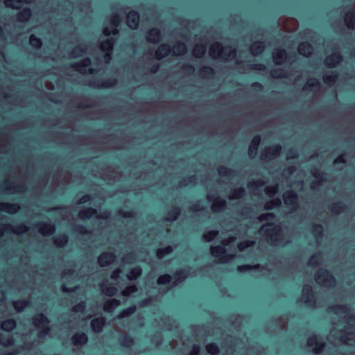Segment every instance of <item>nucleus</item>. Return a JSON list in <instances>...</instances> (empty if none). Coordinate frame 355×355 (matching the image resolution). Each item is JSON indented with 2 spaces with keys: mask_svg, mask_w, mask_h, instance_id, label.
<instances>
[{
  "mask_svg": "<svg viewBox=\"0 0 355 355\" xmlns=\"http://www.w3.org/2000/svg\"><path fill=\"white\" fill-rule=\"evenodd\" d=\"M209 55L214 58L223 55L225 59L232 60L236 56V50L230 46L223 47L221 43L215 42L210 47Z\"/></svg>",
  "mask_w": 355,
  "mask_h": 355,
  "instance_id": "1",
  "label": "nucleus"
},
{
  "mask_svg": "<svg viewBox=\"0 0 355 355\" xmlns=\"http://www.w3.org/2000/svg\"><path fill=\"white\" fill-rule=\"evenodd\" d=\"M32 322L35 327L40 329L37 334L39 338H44L51 330L48 325L50 321L44 313L35 314L32 318Z\"/></svg>",
  "mask_w": 355,
  "mask_h": 355,
  "instance_id": "2",
  "label": "nucleus"
},
{
  "mask_svg": "<svg viewBox=\"0 0 355 355\" xmlns=\"http://www.w3.org/2000/svg\"><path fill=\"white\" fill-rule=\"evenodd\" d=\"M314 278L319 284L326 285L327 284L330 286H334L336 284V277L329 270L325 268L318 270L315 272Z\"/></svg>",
  "mask_w": 355,
  "mask_h": 355,
  "instance_id": "3",
  "label": "nucleus"
},
{
  "mask_svg": "<svg viewBox=\"0 0 355 355\" xmlns=\"http://www.w3.org/2000/svg\"><path fill=\"white\" fill-rule=\"evenodd\" d=\"M266 225L271 228L264 230L263 234H264L271 243H279L283 238V232L280 227L272 223H268Z\"/></svg>",
  "mask_w": 355,
  "mask_h": 355,
  "instance_id": "4",
  "label": "nucleus"
},
{
  "mask_svg": "<svg viewBox=\"0 0 355 355\" xmlns=\"http://www.w3.org/2000/svg\"><path fill=\"white\" fill-rule=\"evenodd\" d=\"M210 251L213 257L223 263L227 262L233 258V255L228 254L225 248L222 245L211 246L210 248Z\"/></svg>",
  "mask_w": 355,
  "mask_h": 355,
  "instance_id": "5",
  "label": "nucleus"
},
{
  "mask_svg": "<svg viewBox=\"0 0 355 355\" xmlns=\"http://www.w3.org/2000/svg\"><path fill=\"white\" fill-rule=\"evenodd\" d=\"M302 301L307 306H315L316 303L315 295L311 286L306 284L303 286Z\"/></svg>",
  "mask_w": 355,
  "mask_h": 355,
  "instance_id": "6",
  "label": "nucleus"
},
{
  "mask_svg": "<svg viewBox=\"0 0 355 355\" xmlns=\"http://www.w3.org/2000/svg\"><path fill=\"white\" fill-rule=\"evenodd\" d=\"M343 60V56L342 54L338 51H335L331 55L326 57L324 64L327 67L334 68L340 64Z\"/></svg>",
  "mask_w": 355,
  "mask_h": 355,
  "instance_id": "7",
  "label": "nucleus"
},
{
  "mask_svg": "<svg viewBox=\"0 0 355 355\" xmlns=\"http://www.w3.org/2000/svg\"><path fill=\"white\" fill-rule=\"evenodd\" d=\"M283 199L285 205L288 207H291L294 209L298 207V196L295 191L289 190L284 192Z\"/></svg>",
  "mask_w": 355,
  "mask_h": 355,
  "instance_id": "8",
  "label": "nucleus"
},
{
  "mask_svg": "<svg viewBox=\"0 0 355 355\" xmlns=\"http://www.w3.org/2000/svg\"><path fill=\"white\" fill-rule=\"evenodd\" d=\"M91 64V59L89 58H85L79 62L71 64L70 67L74 70L80 72H88L89 73H94L95 71L92 68L89 69L88 71H86V68L90 67Z\"/></svg>",
  "mask_w": 355,
  "mask_h": 355,
  "instance_id": "9",
  "label": "nucleus"
},
{
  "mask_svg": "<svg viewBox=\"0 0 355 355\" xmlns=\"http://www.w3.org/2000/svg\"><path fill=\"white\" fill-rule=\"evenodd\" d=\"M116 259V256L114 252H105L98 256V263L101 267H105L114 263Z\"/></svg>",
  "mask_w": 355,
  "mask_h": 355,
  "instance_id": "10",
  "label": "nucleus"
},
{
  "mask_svg": "<svg viewBox=\"0 0 355 355\" xmlns=\"http://www.w3.org/2000/svg\"><path fill=\"white\" fill-rule=\"evenodd\" d=\"M121 18L119 15H113L110 19V22L112 25H113L114 27L112 29L109 28H103V34L105 36H110L111 35H117L119 33L117 27L119 26V24L121 22Z\"/></svg>",
  "mask_w": 355,
  "mask_h": 355,
  "instance_id": "11",
  "label": "nucleus"
},
{
  "mask_svg": "<svg viewBox=\"0 0 355 355\" xmlns=\"http://www.w3.org/2000/svg\"><path fill=\"white\" fill-rule=\"evenodd\" d=\"M282 146L280 144H274L268 147V151L262 155V158L266 160H271L280 155Z\"/></svg>",
  "mask_w": 355,
  "mask_h": 355,
  "instance_id": "12",
  "label": "nucleus"
},
{
  "mask_svg": "<svg viewBox=\"0 0 355 355\" xmlns=\"http://www.w3.org/2000/svg\"><path fill=\"white\" fill-rule=\"evenodd\" d=\"M307 345L310 347L315 346L313 351L316 354L321 353L325 347V343L319 340L315 334H313L308 338Z\"/></svg>",
  "mask_w": 355,
  "mask_h": 355,
  "instance_id": "13",
  "label": "nucleus"
},
{
  "mask_svg": "<svg viewBox=\"0 0 355 355\" xmlns=\"http://www.w3.org/2000/svg\"><path fill=\"white\" fill-rule=\"evenodd\" d=\"M295 54L288 55L284 49H279L273 54V60L277 64H282L288 60L295 58Z\"/></svg>",
  "mask_w": 355,
  "mask_h": 355,
  "instance_id": "14",
  "label": "nucleus"
},
{
  "mask_svg": "<svg viewBox=\"0 0 355 355\" xmlns=\"http://www.w3.org/2000/svg\"><path fill=\"white\" fill-rule=\"evenodd\" d=\"M128 26L132 29H137L139 25V15L136 10L130 11L126 15Z\"/></svg>",
  "mask_w": 355,
  "mask_h": 355,
  "instance_id": "15",
  "label": "nucleus"
},
{
  "mask_svg": "<svg viewBox=\"0 0 355 355\" xmlns=\"http://www.w3.org/2000/svg\"><path fill=\"white\" fill-rule=\"evenodd\" d=\"M161 37V31L157 28H152L146 33V39L150 43L156 44L160 41Z\"/></svg>",
  "mask_w": 355,
  "mask_h": 355,
  "instance_id": "16",
  "label": "nucleus"
},
{
  "mask_svg": "<svg viewBox=\"0 0 355 355\" xmlns=\"http://www.w3.org/2000/svg\"><path fill=\"white\" fill-rule=\"evenodd\" d=\"M209 200H214L211 209L214 211H220L224 210L227 207V202L225 200L220 197L214 198V196H208Z\"/></svg>",
  "mask_w": 355,
  "mask_h": 355,
  "instance_id": "17",
  "label": "nucleus"
},
{
  "mask_svg": "<svg viewBox=\"0 0 355 355\" xmlns=\"http://www.w3.org/2000/svg\"><path fill=\"white\" fill-rule=\"evenodd\" d=\"M297 51L301 55L309 58L313 51V46L308 42H303L298 45Z\"/></svg>",
  "mask_w": 355,
  "mask_h": 355,
  "instance_id": "18",
  "label": "nucleus"
},
{
  "mask_svg": "<svg viewBox=\"0 0 355 355\" xmlns=\"http://www.w3.org/2000/svg\"><path fill=\"white\" fill-rule=\"evenodd\" d=\"M105 324V318L104 317H99L94 318L91 320L90 325L92 330L96 333H101Z\"/></svg>",
  "mask_w": 355,
  "mask_h": 355,
  "instance_id": "19",
  "label": "nucleus"
},
{
  "mask_svg": "<svg viewBox=\"0 0 355 355\" xmlns=\"http://www.w3.org/2000/svg\"><path fill=\"white\" fill-rule=\"evenodd\" d=\"M33 12L30 8L26 7L22 8L17 15L16 19L19 22H26L32 17Z\"/></svg>",
  "mask_w": 355,
  "mask_h": 355,
  "instance_id": "20",
  "label": "nucleus"
},
{
  "mask_svg": "<svg viewBox=\"0 0 355 355\" xmlns=\"http://www.w3.org/2000/svg\"><path fill=\"white\" fill-rule=\"evenodd\" d=\"M101 288L103 293L109 297L116 295L118 292L117 287L107 281L101 284Z\"/></svg>",
  "mask_w": 355,
  "mask_h": 355,
  "instance_id": "21",
  "label": "nucleus"
},
{
  "mask_svg": "<svg viewBox=\"0 0 355 355\" xmlns=\"http://www.w3.org/2000/svg\"><path fill=\"white\" fill-rule=\"evenodd\" d=\"M40 233L44 235L49 236L55 232V225L51 223H39L36 225Z\"/></svg>",
  "mask_w": 355,
  "mask_h": 355,
  "instance_id": "22",
  "label": "nucleus"
},
{
  "mask_svg": "<svg viewBox=\"0 0 355 355\" xmlns=\"http://www.w3.org/2000/svg\"><path fill=\"white\" fill-rule=\"evenodd\" d=\"M344 20L347 27L353 30L355 28V9L351 8L345 14Z\"/></svg>",
  "mask_w": 355,
  "mask_h": 355,
  "instance_id": "23",
  "label": "nucleus"
},
{
  "mask_svg": "<svg viewBox=\"0 0 355 355\" xmlns=\"http://www.w3.org/2000/svg\"><path fill=\"white\" fill-rule=\"evenodd\" d=\"M71 342L74 345H84L88 342L87 335L84 332H78L71 336Z\"/></svg>",
  "mask_w": 355,
  "mask_h": 355,
  "instance_id": "24",
  "label": "nucleus"
},
{
  "mask_svg": "<svg viewBox=\"0 0 355 355\" xmlns=\"http://www.w3.org/2000/svg\"><path fill=\"white\" fill-rule=\"evenodd\" d=\"M261 141V137L259 135H257L252 138L248 148V153L250 156L254 157L256 155Z\"/></svg>",
  "mask_w": 355,
  "mask_h": 355,
  "instance_id": "25",
  "label": "nucleus"
},
{
  "mask_svg": "<svg viewBox=\"0 0 355 355\" xmlns=\"http://www.w3.org/2000/svg\"><path fill=\"white\" fill-rule=\"evenodd\" d=\"M311 174L317 180V182H312L310 187L312 189H315L319 183L325 180V173L313 168L311 170Z\"/></svg>",
  "mask_w": 355,
  "mask_h": 355,
  "instance_id": "26",
  "label": "nucleus"
},
{
  "mask_svg": "<svg viewBox=\"0 0 355 355\" xmlns=\"http://www.w3.org/2000/svg\"><path fill=\"white\" fill-rule=\"evenodd\" d=\"M171 52V46L167 44H161L155 51V58L161 60L169 55Z\"/></svg>",
  "mask_w": 355,
  "mask_h": 355,
  "instance_id": "27",
  "label": "nucleus"
},
{
  "mask_svg": "<svg viewBox=\"0 0 355 355\" xmlns=\"http://www.w3.org/2000/svg\"><path fill=\"white\" fill-rule=\"evenodd\" d=\"M115 40L114 38H107L99 44V48L103 52H113Z\"/></svg>",
  "mask_w": 355,
  "mask_h": 355,
  "instance_id": "28",
  "label": "nucleus"
},
{
  "mask_svg": "<svg viewBox=\"0 0 355 355\" xmlns=\"http://www.w3.org/2000/svg\"><path fill=\"white\" fill-rule=\"evenodd\" d=\"M96 214H97L96 209L93 207H87L83 210H80L78 212V216L80 219L87 220V219H89L90 218H92V216H94V215H96Z\"/></svg>",
  "mask_w": 355,
  "mask_h": 355,
  "instance_id": "29",
  "label": "nucleus"
},
{
  "mask_svg": "<svg viewBox=\"0 0 355 355\" xmlns=\"http://www.w3.org/2000/svg\"><path fill=\"white\" fill-rule=\"evenodd\" d=\"M347 205L340 201L334 202L329 207V210H331V211L334 214H338L341 212H344L347 209Z\"/></svg>",
  "mask_w": 355,
  "mask_h": 355,
  "instance_id": "30",
  "label": "nucleus"
},
{
  "mask_svg": "<svg viewBox=\"0 0 355 355\" xmlns=\"http://www.w3.org/2000/svg\"><path fill=\"white\" fill-rule=\"evenodd\" d=\"M320 87V83L316 78H312L308 80V81L304 85L303 89L304 91H316Z\"/></svg>",
  "mask_w": 355,
  "mask_h": 355,
  "instance_id": "31",
  "label": "nucleus"
},
{
  "mask_svg": "<svg viewBox=\"0 0 355 355\" xmlns=\"http://www.w3.org/2000/svg\"><path fill=\"white\" fill-rule=\"evenodd\" d=\"M181 212V208L178 206H173L171 209L167 212L166 214V220L170 222H173L176 220Z\"/></svg>",
  "mask_w": 355,
  "mask_h": 355,
  "instance_id": "32",
  "label": "nucleus"
},
{
  "mask_svg": "<svg viewBox=\"0 0 355 355\" xmlns=\"http://www.w3.org/2000/svg\"><path fill=\"white\" fill-rule=\"evenodd\" d=\"M121 304V301L116 298H112L110 300H107L104 303V310L106 312H111L116 307L119 306Z\"/></svg>",
  "mask_w": 355,
  "mask_h": 355,
  "instance_id": "33",
  "label": "nucleus"
},
{
  "mask_svg": "<svg viewBox=\"0 0 355 355\" xmlns=\"http://www.w3.org/2000/svg\"><path fill=\"white\" fill-rule=\"evenodd\" d=\"M17 322L14 318H8L1 322V328L5 331H12L15 329Z\"/></svg>",
  "mask_w": 355,
  "mask_h": 355,
  "instance_id": "34",
  "label": "nucleus"
},
{
  "mask_svg": "<svg viewBox=\"0 0 355 355\" xmlns=\"http://www.w3.org/2000/svg\"><path fill=\"white\" fill-rule=\"evenodd\" d=\"M20 209L18 204L1 203L0 204V210L7 213H16Z\"/></svg>",
  "mask_w": 355,
  "mask_h": 355,
  "instance_id": "35",
  "label": "nucleus"
},
{
  "mask_svg": "<svg viewBox=\"0 0 355 355\" xmlns=\"http://www.w3.org/2000/svg\"><path fill=\"white\" fill-rule=\"evenodd\" d=\"M12 305L17 312H21L25 308L31 306V301L28 300H15L12 302Z\"/></svg>",
  "mask_w": 355,
  "mask_h": 355,
  "instance_id": "36",
  "label": "nucleus"
},
{
  "mask_svg": "<svg viewBox=\"0 0 355 355\" xmlns=\"http://www.w3.org/2000/svg\"><path fill=\"white\" fill-rule=\"evenodd\" d=\"M142 273V270L140 266H137L131 268L126 275L127 278L129 280H136L139 278Z\"/></svg>",
  "mask_w": 355,
  "mask_h": 355,
  "instance_id": "37",
  "label": "nucleus"
},
{
  "mask_svg": "<svg viewBox=\"0 0 355 355\" xmlns=\"http://www.w3.org/2000/svg\"><path fill=\"white\" fill-rule=\"evenodd\" d=\"M119 343L122 347H129L133 345L135 342L132 336L125 334L119 338Z\"/></svg>",
  "mask_w": 355,
  "mask_h": 355,
  "instance_id": "38",
  "label": "nucleus"
},
{
  "mask_svg": "<svg viewBox=\"0 0 355 355\" xmlns=\"http://www.w3.org/2000/svg\"><path fill=\"white\" fill-rule=\"evenodd\" d=\"M217 171L219 175L224 178H232L235 174V171L225 166H218Z\"/></svg>",
  "mask_w": 355,
  "mask_h": 355,
  "instance_id": "39",
  "label": "nucleus"
},
{
  "mask_svg": "<svg viewBox=\"0 0 355 355\" xmlns=\"http://www.w3.org/2000/svg\"><path fill=\"white\" fill-rule=\"evenodd\" d=\"M69 241L68 235L65 233L60 234L53 239V243L57 247L62 248L67 245Z\"/></svg>",
  "mask_w": 355,
  "mask_h": 355,
  "instance_id": "40",
  "label": "nucleus"
},
{
  "mask_svg": "<svg viewBox=\"0 0 355 355\" xmlns=\"http://www.w3.org/2000/svg\"><path fill=\"white\" fill-rule=\"evenodd\" d=\"M137 311V306L133 304V305H131L124 309H123L117 315V318L118 319H123L126 317H128L131 315H132L133 313H135V311Z\"/></svg>",
  "mask_w": 355,
  "mask_h": 355,
  "instance_id": "41",
  "label": "nucleus"
},
{
  "mask_svg": "<svg viewBox=\"0 0 355 355\" xmlns=\"http://www.w3.org/2000/svg\"><path fill=\"white\" fill-rule=\"evenodd\" d=\"M35 0H6L5 4L7 7L11 8L12 9H19L20 7L17 6V4L19 3H31Z\"/></svg>",
  "mask_w": 355,
  "mask_h": 355,
  "instance_id": "42",
  "label": "nucleus"
},
{
  "mask_svg": "<svg viewBox=\"0 0 355 355\" xmlns=\"http://www.w3.org/2000/svg\"><path fill=\"white\" fill-rule=\"evenodd\" d=\"M117 83V80L114 78H107L103 81L101 82V85H96V83L93 81L90 83L91 86H97V87H112L116 85Z\"/></svg>",
  "mask_w": 355,
  "mask_h": 355,
  "instance_id": "43",
  "label": "nucleus"
},
{
  "mask_svg": "<svg viewBox=\"0 0 355 355\" xmlns=\"http://www.w3.org/2000/svg\"><path fill=\"white\" fill-rule=\"evenodd\" d=\"M265 49L264 42L263 41H257L251 46L252 53L257 55L261 53Z\"/></svg>",
  "mask_w": 355,
  "mask_h": 355,
  "instance_id": "44",
  "label": "nucleus"
},
{
  "mask_svg": "<svg viewBox=\"0 0 355 355\" xmlns=\"http://www.w3.org/2000/svg\"><path fill=\"white\" fill-rule=\"evenodd\" d=\"M174 53L176 55H183L187 51V46L184 42L178 41L173 46Z\"/></svg>",
  "mask_w": 355,
  "mask_h": 355,
  "instance_id": "45",
  "label": "nucleus"
},
{
  "mask_svg": "<svg viewBox=\"0 0 355 355\" xmlns=\"http://www.w3.org/2000/svg\"><path fill=\"white\" fill-rule=\"evenodd\" d=\"M338 78V72L336 71H331L329 74L324 76L323 80L326 84L333 85L336 83Z\"/></svg>",
  "mask_w": 355,
  "mask_h": 355,
  "instance_id": "46",
  "label": "nucleus"
},
{
  "mask_svg": "<svg viewBox=\"0 0 355 355\" xmlns=\"http://www.w3.org/2000/svg\"><path fill=\"white\" fill-rule=\"evenodd\" d=\"M188 275V272L185 269H179L173 275V278L175 279V283L182 282L184 280Z\"/></svg>",
  "mask_w": 355,
  "mask_h": 355,
  "instance_id": "47",
  "label": "nucleus"
},
{
  "mask_svg": "<svg viewBox=\"0 0 355 355\" xmlns=\"http://www.w3.org/2000/svg\"><path fill=\"white\" fill-rule=\"evenodd\" d=\"M173 251V248L171 245L164 248H158L156 251V256L158 259H162L165 255L169 254Z\"/></svg>",
  "mask_w": 355,
  "mask_h": 355,
  "instance_id": "48",
  "label": "nucleus"
},
{
  "mask_svg": "<svg viewBox=\"0 0 355 355\" xmlns=\"http://www.w3.org/2000/svg\"><path fill=\"white\" fill-rule=\"evenodd\" d=\"M206 52V46L205 44H197L193 51V54L196 58H202Z\"/></svg>",
  "mask_w": 355,
  "mask_h": 355,
  "instance_id": "49",
  "label": "nucleus"
},
{
  "mask_svg": "<svg viewBox=\"0 0 355 355\" xmlns=\"http://www.w3.org/2000/svg\"><path fill=\"white\" fill-rule=\"evenodd\" d=\"M86 51V46L85 44H81L76 46L71 52V56L76 58L82 55Z\"/></svg>",
  "mask_w": 355,
  "mask_h": 355,
  "instance_id": "50",
  "label": "nucleus"
},
{
  "mask_svg": "<svg viewBox=\"0 0 355 355\" xmlns=\"http://www.w3.org/2000/svg\"><path fill=\"white\" fill-rule=\"evenodd\" d=\"M199 73L202 77L210 78L214 76L215 72L212 67L204 66L200 69Z\"/></svg>",
  "mask_w": 355,
  "mask_h": 355,
  "instance_id": "51",
  "label": "nucleus"
},
{
  "mask_svg": "<svg viewBox=\"0 0 355 355\" xmlns=\"http://www.w3.org/2000/svg\"><path fill=\"white\" fill-rule=\"evenodd\" d=\"M0 343L4 346L13 345L15 344V338L12 335L0 336Z\"/></svg>",
  "mask_w": 355,
  "mask_h": 355,
  "instance_id": "52",
  "label": "nucleus"
},
{
  "mask_svg": "<svg viewBox=\"0 0 355 355\" xmlns=\"http://www.w3.org/2000/svg\"><path fill=\"white\" fill-rule=\"evenodd\" d=\"M260 268L259 264L256 265H250V264H244L238 266L236 269L239 272H245L248 271H250L252 270H257Z\"/></svg>",
  "mask_w": 355,
  "mask_h": 355,
  "instance_id": "53",
  "label": "nucleus"
},
{
  "mask_svg": "<svg viewBox=\"0 0 355 355\" xmlns=\"http://www.w3.org/2000/svg\"><path fill=\"white\" fill-rule=\"evenodd\" d=\"M3 226L6 227V230H9L12 231V232L17 233V234L26 233L28 230V227L24 225H20L17 226L16 230H15L10 225L6 224V225H3Z\"/></svg>",
  "mask_w": 355,
  "mask_h": 355,
  "instance_id": "54",
  "label": "nucleus"
},
{
  "mask_svg": "<svg viewBox=\"0 0 355 355\" xmlns=\"http://www.w3.org/2000/svg\"><path fill=\"white\" fill-rule=\"evenodd\" d=\"M30 44L35 49H40L42 46V40L35 35H31L29 37Z\"/></svg>",
  "mask_w": 355,
  "mask_h": 355,
  "instance_id": "55",
  "label": "nucleus"
},
{
  "mask_svg": "<svg viewBox=\"0 0 355 355\" xmlns=\"http://www.w3.org/2000/svg\"><path fill=\"white\" fill-rule=\"evenodd\" d=\"M173 277L169 274H164L160 275L157 279L158 285H166L171 283Z\"/></svg>",
  "mask_w": 355,
  "mask_h": 355,
  "instance_id": "56",
  "label": "nucleus"
},
{
  "mask_svg": "<svg viewBox=\"0 0 355 355\" xmlns=\"http://www.w3.org/2000/svg\"><path fill=\"white\" fill-rule=\"evenodd\" d=\"M270 74L273 78H286L288 76L285 69L282 68L272 69L270 72Z\"/></svg>",
  "mask_w": 355,
  "mask_h": 355,
  "instance_id": "57",
  "label": "nucleus"
},
{
  "mask_svg": "<svg viewBox=\"0 0 355 355\" xmlns=\"http://www.w3.org/2000/svg\"><path fill=\"white\" fill-rule=\"evenodd\" d=\"M330 310L335 313H347L349 312V308L345 304H337L331 306Z\"/></svg>",
  "mask_w": 355,
  "mask_h": 355,
  "instance_id": "58",
  "label": "nucleus"
},
{
  "mask_svg": "<svg viewBox=\"0 0 355 355\" xmlns=\"http://www.w3.org/2000/svg\"><path fill=\"white\" fill-rule=\"evenodd\" d=\"M312 233L316 239H320L322 236L323 227L320 224H313L311 230Z\"/></svg>",
  "mask_w": 355,
  "mask_h": 355,
  "instance_id": "59",
  "label": "nucleus"
},
{
  "mask_svg": "<svg viewBox=\"0 0 355 355\" xmlns=\"http://www.w3.org/2000/svg\"><path fill=\"white\" fill-rule=\"evenodd\" d=\"M206 350L211 355H216L220 352L218 345L215 343L207 344L206 345Z\"/></svg>",
  "mask_w": 355,
  "mask_h": 355,
  "instance_id": "60",
  "label": "nucleus"
},
{
  "mask_svg": "<svg viewBox=\"0 0 355 355\" xmlns=\"http://www.w3.org/2000/svg\"><path fill=\"white\" fill-rule=\"evenodd\" d=\"M218 234V231L217 230H210L206 232L203 234L202 237L205 241L207 242L212 241Z\"/></svg>",
  "mask_w": 355,
  "mask_h": 355,
  "instance_id": "61",
  "label": "nucleus"
},
{
  "mask_svg": "<svg viewBox=\"0 0 355 355\" xmlns=\"http://www.w3.org/2000/svg\"><path fill=\"white\" fill-rule=\"evenodd\" d=\"M137 290V287L135 284L129 285L122 291L121 294L123 296L128 297L136 293Z\"/></svg>",
  "mask_w": 355,
  "mask_h": 355,
  "instance_id": "62",
  "label": "nucleus"
},
{
  "mask_svg": "<svg viewBox=\"0 0 355 355\" xmlns=\"http://www.w3.org/2000/svg\"><path fill=\"white\" fill-rule=\"evenodd\" d=\"M322 258V253L318 252L311 256L309 264L311 266H317L320 263V260Z\"/></svg>",
  "mask_w": 355,
  "mask_h": 355,
  "instance_id": "63",
  "label": "nucleus"
},
{
  "mask_svg": "<svg viewBox=\"0 0 355 355\" xmlns=\"http://www.w3.org/2000/svg\"><path fill=\"white\" fill-rule=\"evenodd\" d=\"M255 244V242L252 240H245L244 241L240 242L237 247L239 251H243L245 248L252 247Z\"/></svg>",
  "mask_w": 355,
  "mask_h": 355,
  "instance_id": "64",
  "label": "nucleus"
}]
</instances>
